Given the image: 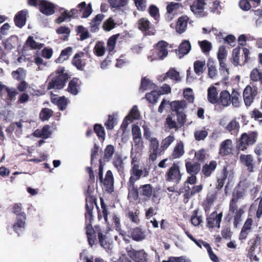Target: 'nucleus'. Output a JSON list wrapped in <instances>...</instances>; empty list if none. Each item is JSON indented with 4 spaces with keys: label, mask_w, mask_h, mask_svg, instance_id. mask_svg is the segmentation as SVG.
Returning a JSON list of instances; mask_svg holds the SVG:
<instances>
[{
    "label": "nucleus",
    "mask_w": 262,
    "mask_h": 262,
    "mask_svg": "<svg viewBox=\"0 0 262 262\" xmlns=\"http://www.w3.org/2000/svg\"><path fill=\"white\" fill-rule=\"evenodd\" d=\"M167 176V180H180L181 175L180 174L179 166L176 163H173L168 171Z\"/></svg>",
    "instance_id": "nucleus-25"
},
{
    "label": "nucleus",
    "mask_w": 262,
    "mask_h": 262,
    "mask_svg": "<svg viewBox=\"0 0 262 262\" xmlns=\"http://www.w3.org/2000/svg\"><path fill=\"white\" fill-rule=\"evenodd\" d=\"M174 137L173 135H169L164 139L161 143V151L163 152L173 142Z\"/></svg>",
    "instance_id": "nucleus-55"
},
{
    "label": "nucleus",
    "mask_w": 262,
    "mask_h": 262,
    "mask_svg": "<svg viewBox=\"0 0 262 262\" xmlns=\"http://www.w3.org/2000/svg\"><path fill=\"white\" fill-rule=\"evenodd\" d=\"M149 168L145 167L143 170L139 169V164H134L130 170L131 176L129 180H133L135 177L136 180L140 179L141 176L146 177L149 174Z\"/></svg>",
    "instance_id": "nucleus-16"
},
{
    "label": "nucleus",
    "mask_w": 262,
    "mask_h": 262,
    "mask_svg": "<svg viewBox=\"0 0 262 262\" xmlns=\"http://www.w3.org/2000/svg\"><path fill=\"white\" fill-rule=\"evenodd\" d=\"M247 188L248 186L245 184V181H239L233 192L232 199L230 201L231 204L235 206V203H237L238 200L245 195Z\"/></svg>",
    "instance_id": "nucleus-9"
},
{
    "label": "nucleus",
    "mask_w": 262,
    "mask_h": 262,
    "mask_svg": "<svg viewBox=\"0 0 262 262\" xmlns=\"http://www.w3.org/2000/svg\"><path fill=\"white\" fill-rule=\"evenodd\" d=\"M116 119L113 115H109L107 120L105 122L104 125L107 130H112L116 124Z\"/></svg>",
    "instance_id": "nucleus-64"
},
{
    "label": "nucleus",
    "mask_w": 262,
    "mask_h": 262,
    "mask_svg": "<svg viewBox=\"0 0 262 262\" xmlns=\"http://www.w3.org/2000/svg\"><path fill=\"white\" fill-rule=\"evenodd\" d=\"M85 54V53L80 51L76 53L72 59V64L79 71H83L86 65L85 61L81 58Z\"/></svg>",
    "instance_id": "nucleus-17"
},
{
    "label": "nucleus",
    "mask_w": 262,
    "mask_h": 262,
    "mask_svg": "<svg viewBox=\"0 0 262 262\" xmlns=\"http://www.w3.org/2000/svg\"><path fill=\"white\" fill-rule=\"evenodd\" d=\"M138 28L144 35H155L156 30L155 26L145 17L139 19L137 22Z\"/></svg>",
    "instance_id": "nucleus-7"
},
{
    "label": "nucleus",
    "mask_w": 262,
    "mask_h": 262,
    "mask_svg": "<svg viewBox=\"0 0 262 262\" xmlns=\"http://www.w3.org/2000/svg\"><path fill=\"white\" fill-rule=\"evenodd\" d=\"M199 44L202 52L205 54L208 53L211 49V43L206 40L199 41Z\"/></svg>",
    "instance_id": "nucleus-62"
},
{
    "label": "nucleus",
    "mask_w": 262,
    "mask_h": 262,
    "mask_svg": "<svg viewBox=\"0 0 262 262\" xmlns=\"http://www.w3.org/2000/svg\"><path fill=\"white\" fill-rule=\"evenodd\" d=\"M139 214V211L138 210L135 212L129 211L127 214V216L132 222L136 224H138L140 222Z\"/></svg>",
    "instance_id": "nucleus-61"
},
{
    "label": "nucleus",
    "mask_w": 262,
    "mask_h": 262,
    "mask_svg": "<svg viewBox=\"0 0 262 262\" xmlns=\"http://www.w3.org/2000/svg\"><path fill=\"white\" fill-rule=\"evenodd\" d=\"M104 18L103 14H98L94 17L90 23V31L94 33L97 32L99 29V26Z\"/></svg>",
    "instance_id": "nucleus-29"
},
{
    "label": "nucleus",
    "mask_w": 262,
    "mask_h": 262,
    "mask_svg": "<svg viewBox=\"0 0 262 262\" xmlns=\"http://www.w3.org/2000/svg\"><path fill=\"white\" fill-rule=\"evenodd\" d=\"M171 110L173 112L178 113V112H184V110L187 107V103L185 100H174L170 103Z\"/></svg>",
    "instance_id": "nucleus-28"
},
{
    "label": "nucleus",
    "mask_w": 262,
    "mask_h": 262,
    "mask_svg": "<svg viewBox=\"0 0 262 262\" xmlns=\"http://www.w3.org/2000/svg\"><path fill=\"white\" fill-rule=\"evenodd\" d=\"M217 166V162L215 161H211L209 164H205L202 169V173L206 177H209L212 172L215 169Z\"/></svg>",
    "instance_id": "nucleus-36"
},
{
    "label": "nucleus",
    "mask_w": 262,
    "mask_h": 262,
    "mask_svg": "<svg viewBox=\"0 0 262 262\" xmlns=\"http://www.w3.org/2000/svg\"><path fill=\"white\" fill-rule=\"evenodd\" d=\"M27 10H23L18 12L14 18L15 25L18 28H21L26 23Z\"/></svg>",
    "instance_id": "nucleus-23"
},
{
    "label": "nucleus",
    "mask_w": 262,
    "mask_h": 262,
    "mask_svg": "<svg viewBox=\"0 0 262 262\" xmlns=\"http://www.w3.org/2000/svg\"><path fill=\"white\" fill-rule=\"evenodd\" d=\"M257 94V88H252L250 85H247L245 88L243 92V98L246 106L251 105Z\"/></svg>",
    "instance_id": "nucleus-12"
},
{
    "label": "nucleus",
    "mask_w": 262,
    "mask_h": 262,
    "mask_svg": "<svg viewBox=\"0 0 262 262\" xmlns=\"http://www.w3.org/2000/svg\"><path fill=\"white\" fill-rule=\"evenodd\" d=\"M167 43L165 41H160L157 44L158 55L161 59H163L168 54L167 49Z\"/></svg>",
    "instance_id": "nucleus-35"
},
{
    "label": "nucleus",
    "mask_w": 262,
    "mask_h": 262,
    "mask_svg": "<svg viewBox=\"0 0 262 262\" xmlns=\"http://www.w3.org/2000/svg\"><path fill=\"white\" fill-rule=\"evenodd\" d=\"M113 164L118 171L123 170V162L121 157L119 155H116L113 160Z\"/></svg>",
    "instance_id": "nucleus-54"
},
{
    "label": "nucleus",
    "mask_w": 262,
    "mask_h": 262,
    "mask_svg": "<svg viewBox=\"0 0 262 262\" xmlns=\"http://www.w3.org/2000/svg\"><path fill=\"white\" fill-rule=\"evenodd\" d=\"M234 172L233 168L229 165H226L224 166L222 172V176L221 179H218L217 180H232L234 178Z\"/></svg>",
    "instance_id": "nucleus-32"
},
{
    "label": "nucleus",
    "mask_w": 262,
    "mask_h": 262,
    "mask_svg": "<svg viewBox=\"0 0 262 262\" xmlns=\"http://www.w3.org/2000/svg\"><path fill=\"white\" fill-rule=\"evenodd\" d=\"M43 45V43L36 42L32 36L28 37L25 43V46L29 47L31 50H40Z\"/></svg>",
    "instance_id": "nucleus-37"
},
{
    "label": "nucleus",
    "mask_w": 262,
    "mask_h": 262,
    "mask_svg": "<svg viewBox=\"0 0 262 262\" xmlns=\"http://www.w3.org/2000/svg\"><path fill=\"white\" fill-rule=\"evenodd\" d=\"M185 166L187 172L191 176L188 177L187 180H195V174L200 170V164L198 163L187 162Z\"/></svg>",
    "instance_id": "nucleus-18"
},
{
    "label": "nucleus",
    "mask_w": 262,
    "mask_h": 262,
    "mask_svg": "<svg viewBox=\"0 0 262 262\" xmlns=\"http://www.w3.org/2000/svg\"><path fill=\"white\" fill-rule=\"evenodd\" d=\"M239 47H237L234 49L232 51V62L235 66H237L238 65L243 66L246 63L248 62L250 59V58L249 57L250 52L249 49L247 48H243V53L244 55L241 56L239 55Z\"/></svg>",
    "instance_id": "nucleus-4"
},
{
    "label": "nucleus",
    "mask_w": 262,
    "mask_h": 262,
    "mask_svg": "<svg viewBox=\"0 0 262 262\" xmlns=\"http://www.w3.org/2000/svg\"><path fill=\"white\" fill-rule=\"evenodd\" d=\"M217 195L216 192H213L212 191L208 192L203 204L205 211L210 210L214 202L216 200Z\"/></svg>",
    "instance_id": "nucleus-27"
},
{
    "label": "nucleus",
    "mask_w": 262,
    "mask_h": 262,
    "mask_svg": "<svg viewBox=\"0 0 262 262\" xmlns=\"http://www.w3.org/2000/svg\"><path fill=\"white\" fill-rule=\"evenodd\" d=\"M174 117V114L171 113L168 115L166 118L165 125H166L169 129H175V130H177L179 129L180 127L173 119Z\"/></svg>",
    "instance_id": "nucleus-40"
},
{
    "label": "nucleus",
    "mask_w": 262,
    "mask_h": 262,
    "mask_svg": "<svg viewBox=\"0 0 262 262\" xmlns=\"http://www.w3.org/2000/svg\"><path fill=\"white\" fill-rule=\"evenodd\" d=\"M223 217V213L220 212L217 214L216 211L212 212L208 217L207 218V227L209 228H213L216 227L219 228Z\"/></svg>",
    "instance_id": "nucleus-15"
},
{
    "label": "nucleus",
    "mask_w": 262,
    "mask_h": 262,
    "mask_svg": "<svg viewBox=\"0 0 262 262\" xmlns=\"http://www.w3.org/2000/svg\"><path fill=\"white\" fill-rule=\"evenodd\" d=\"M217 89L214 86L209 87L208 89L207 98L209 102L212 104L217 103L218 102Z\"/></svg>",
    "instance_id": "nucleus-38"
},
{
    "label": "nucleus",
    "mask_w": 262,
    "mask_h": 262,
    "mask_svg": "<svg viewBox=\"0 0 262 262\" xmlns=\"http://www.w3.org/2000/svg\"><path fill=\"white\" fill-rule=\"evenodd\" d=\"M257 133L252 132L249 134L243 133L237 142L236 148L242 151L247 149V146L253 144L257 140Z\"/></svg>",
    "instance_id": "nucleus-3"
},
{
    "label": "nucleus",
    "mask_w": 262,
    "mask_h": 262,
    "mask_svg": "<svg viewBox=\"0 0 262 262\" xmlns=\"http://www.w3.org/2000/svg\"><path fill=\"white\" fill-rule=\"evenodd\" d=\"M115 152V148L112 145H108L106 146L104 151V156L102 159L103 163L107 162L111 160Z\"/></svg>",
    "instance_id": "nucleus-42"
},
{
    "label": "nucleus",
    "mask_w": 262,
    "mask_h": 262,
    "mask_svg": "<svg viewBox=\"0 0 262 262\" xmlns=\"http://www.w3.org/2000/svg\"><path fill=\"white\" fill-rule=\"evenodd\" d=\"M168 77L177 81L181 80L179 73L173 68H171L166 73V75L164 77L163 80H165Z\"/></svg>",
    "instance_id": "nucleus-50"
},
{
    "label": "nucleus",
    "mask_w": 262,
    "mask_h": 262,
    "mask_svg": "<svg viewBox=\"0 0 262 262\" xmlns=\"http://www.w3.org/2000/svg\"><path fill=\"white\" fill-rule=\"evenodd\" d=\"M184 154V144L182 142L178 143L174 147L171 155L172 159H177L182 157Z\"/></svg>",
    "instance_id": "nucleus-41"
},
{
    "label": "nucleus",
    "mask_w": 262,
    "mask_h": 262,
    "mask_svg": "<svg viewBox=\"0 0 262 262\" xmlns=\"http://www.w3.org/2000/svg\"><path fill=\"white\" fill-rule=\"evenodd\" d=\"M77 35H80V39L83 41L90 37L88 30L82 25H79L75 29Z\"/></svg>",
    "instance_id": "nucleus-45"
},
{
    "label": "nucleus",
    "mask_w": 262,
    "mask_h": 262,
    "mask_svg": "<svg viewBox=\"0 0 262 262\" xmlns=\"http://www.w3.org/2000/svg\"><path fill=\"white\" fill-rule=\"evenodd\" d=\"M181 4L171 2L166 6L167 12L169 14L175 13L180 7H182Z\"/></svg>",
    "instance_id": "nucleus-57"
},
{
    "label": "nucleus",
    "mask_w": 262,
    "mask_h": 262,
    "mask_svg": "<svg viewBox=\"0 0 262 262\" xmlns=\"http://www.w3.org/2000/svg\"><path fill=\"white\" fill-rule=\"evenodd\" d=\"M206 4L205 0H194L190 6V10L199 17L206 16L207 13L204 12V6Z\"/></svg>",
    "instance_id": "nucleus-13"
},
{
    "label": "nucleus",
    "mask_w": 262,
    "mask_h": 262,
    "mask_svg": "<svg viewBox=\"0 0 262 262\" xmlns=\"http://www.w3.org/2000/svg\"><path fill=\"white\" fill-rule=\"evenodd\" d=\"M85 229H86V234L88 238V241L89 245L91 247H92L93 245H94L96 241V235L97 230H99V227L98 226H95V230L92 227V221L93 220V216L92 219H86L85 218Z\"/></svg>",
    "instance_id": "nucleus-8"
},
{
    "label": "nucleus",
    "mask_w": 262,
    "mask_h": 262,
    "mask_svg": "<svg viewBox=\"0 0 262 262\" xmlns=\"http://www.w3.org/2000/svg\"><path fill=\"white\" fill-rule=\"evenodd\" d=\"M260 242L261 237L258 234H254V236L248 242L247 252L252 255V253H254L256 247L260 244Z\"/></svg>",
    "instance_id": "nucleus-24"
},
{
    "label": "nucleus",
    "mask_w": 262,
    "mask_h": 262,
    "mask_svg": "<svg viewBox=\"0 0 262 262\" xmlns=\"http://www.w3.org/2000/svg\"><path fill=\"white\" fill-rule=\"evenodd\" d=\"M141 194L149 198L152 195V189L150 184L143 185L140 187Z\"/></svg>",
    "instance_id": "nucleus-60"
},
{
    "label": "nucleus",
    "mask_w": 262,
    "mask_h": 262,
    "mask_svg": "<svg viewBox=\"0 0 262 262\" xmlns=\"http://www.w3.org/2000/svg\"><path fill=\"white\" fill-rule=\"evenodd\" d=\"M193 68L194 73L200 76L206 70L205 60H197L195 61L193 63Z\"/></svg>",
    "instance_id": "nucleus-43"
},
{
    "label": "nucleus",
    "mask_w": 262,
    "mask_h": 262,
    "mask_svg": "<svg viewBox=\"0 0 262 262\" xmlns=\"http://www.w3.org/2000/svg\"><path fill=\"white\" fill-rule=\"evenodd\" d=\"M240 126L239 123L236 121V119L232 120L226 126V129L229 132L232 134L233 133L238 132Z\"/></svg>",
    "instance_id": "nucleus-49"
},
{
    "label": "nucleus",
    "mask_w": 262,
    "mask_h": 262,
    "mask_svg": "<svg viewBox=\"0 0 262 262\" xmlns=\"http://www.w3.org/2000/svg\"><path fill=\"white\" fill-rule=\"evenodd\" d=\"M128 237L136 242H140L145 239L144 232L140 227L131 228L128 231Z\"/></svg>",
    "instance_id": "nucleus-20"
},
{
    "label": "nucleus",
    "mask_w": 262,
    "mask_h": 262,
    "mask_svg": "<svg viewBox=\"0 0 262 262\" xmlns=\"http://www.w3.org/2000/svg\"><path fill=\"white\" fill-rule=\"evenodd\" d=\"M150 15L154 18V19L157 21L159 20L160 13L158 8L154 5H151L149 7L148 10Z\"/></svg>",
    "instance_id": "nucleus-58"
},
{
    "label": "nucleus",
    "mask_w": 262,
    "mask_h": 262,
    "mask_svg": "<svg viewBox=\"0 0 262 262\" xmlns=\"http://www.w3.org/2000/svg\"><path fill=\"white\" fill-rule=\"evenodd\" d=\"M191 48L190 42L188 40H184L180 45L178 50H176L177 54L181 55L180 57L188 54Z\"/></svg>",
    "instance_id": "nucleus-33"
},
{
    "label": "nucleus",
    "mask_w": 262,
    "mask_h": 262,
    "mask_svg": "<svg viewBox=\"0 0 262 262\" xmlns=\"http://www.w3.org/2000/svg\"><path fill=\"white\" fill-rule=\"evenodd\" d=\"M230 94L227 90L222 91L220 94V97L217 102L224 106H227L230 104Z\"/></svg>",
    "instance_id": "nucleus-34"
},
{
    "label": "nucleus",
    "mask_w": 262,
    "mask_h": 262,
    "mask_svg": "<svg viewBox=\"0 0 262 262\" xmlns=\"http://www.w3.org/2000/svg\"><path fill=\"white\" fill-rule=\"evenodd\" d=\"M156 85L146 77L142 78L141 82L140 89L143 91L155 88Z\"/></svg>",
    "instance_id": "nucleus-47"
},
{
    "label": "nucleus",
    "mask_w": 262,
    "mask_h": 262,
    "mask_svg": "<svg viewBox=\"0 0 262 262\" xmlns=\"http://www.w3.org/2000/svg\"><path fill=\"white\" fill-rule=\"evenodd\" d=\"M240 161L241 163L246 165L248 167V169L250 171H253V159L250 155H243L240 156Z\"/></svg>",
    "instance_id": "nucleus-39"
},
{
    "label": "nucleus",
    "mask_w": 262,
    "mask_h": 262,
    "mask_svg": "<svg viewBox=\"0 0 262 262\" xmlns=\"http://www.w3.org/2000/svg\"><path fill=\"white\" fill-rule=\"evenodd\" d=\"M140 116V112L137 106L134 105L130 111L129 113L126 116V119L129 120V122H132L134 120L139 119Z\"/></svg>",
    "instance_id": "nucleus-48"
},
{
    "label": "nucleus",
    "mask_w": 262,
    "mask_h": 262,
    "mask_svg": "<svg viewBox=\"0 0 262 262\" xmlns=\"http://www.w3.org/2000/svg\"><path fill=\"white\" fill-rule=\"evenodd\" d=\"M71 18H74L71 10L70 11L64 10L63 12H61V15L55 19V22L56 24H60L64 21L67 19Z\"/></svg>",
    "instance_id": "nucleus-51"
},
{
    "label": "nucleus",
    "mask_w": 262,
    "mask_h": 262,
    "mask_svg": "<svg viewBox=\"0 0 262 262\" xmlns=\"http://www.w3.org/2000/svg\"><path fill=\"white\" fill-rule=\"evenodd\" d=\"M53 112L48 108H43L39 113L40 119L42 121L48 120L53 115Z\"/></svg>",
    "instance_id": "nucleus-56"
},
{
    "label": "nucleus",
    "mask_w": 262,
    "mask_h": 262,
    "mask_svg": "<svg viewBox=\"0 0 262 262\" xmlns=\"http://www.w3.org/2000/svg\"><path fill=\"white\" fill-rule=\"evenodd\" d=\"M96 187H97V184H95V181H91V183L88 185L87 190L85 192V217L86 219H92L94 205H96L97 206V198L94 195Z\"/></svg>",
    "instance_id": "nucleus-1"
},
{
    "label": "nucleus",
    "mask_w": 262,
    "mask_h": 262,
    "mask_svg": "<svg viewBox=\"0 0 262 262\" xmlns=\"http://www.w3.org/2000/svg\"><path fill=\"white\" fill-rule=\"evenodd\" d=\"M97 233L98 238V242L100 246L104 249H108L110 247V243L107 242V237L106 235L103 234L100 229L97 230Z\"/></svg>",
    "instance_id": "nucleus-46"
},
{
    "label": "nucleus",
    "mask_w": 262,
    "mask_h": 262,
    "mask_svg": "<svg viewBox=\"0 0 262 262\" xmlns=\"http://www.w3.org/2000/svg\"><path fill=\"white\" fill-rule=\"evenodd\" d=\"M72 51V48L71 47H68L67 48L62 50L61 52L59 57L57 59L58 60H67L69 56L71 55Z\"/></svg>",
    "instance_id": "nucleus-63"
},
{
    "label": "nucleus",
    "mask_w": 262,
    "mask_h": 262,
    "mask_svg": "<svg viewBox=\"0 0 262 262\" xmlns=\"http://www.w3.org/2000/svg\"><path fill=\"white\" fill-rule=\"evenodd\" d=\"M99 164L98 173L96 176V180H114L113 173L110 170L106 171L105 178L103 179V168L105 163H103L102 159H99Z\"/></svg>",
    "instance_id": "nucleus-21"
},
{
    "label": "nucleus",
    "mask_w": 262,
    "mask_h": 262,
    "mask_svg": "<svg viewBox=\"0 0 262 262\" xmlns=\"http://www.w3.org/2000/svg\"><path fill=\"white\" fill-rule=\"evenodd\" d=\"M149 144V159L152 161L156 160L157 156L161 155L163 152L161 151V147H159V143L158 139L155 138H151L150 139Z\"/></svg>",
    "instance_id": "nucleus-11"
},
{
    "label": "nucleus",
    "mask_w": 262,
    "mask_h": 262,
    "mask_svg": "<svg viewBox=\"0 0 262 262\" xmlns=\"http://www.w3.org/2000/svg\"><path fill=\"white\" fill-rule=\"evenodd\" d=\"M120 34H116L111 36L108 39L107 42V49L109 52H112L115 47L116 41Z\"/></svg>",
    "instance_id": "nucleus-53"
},
{
    "label": "nucleus",
    "mask_w": 262,
    "mask_h": 262,
    "mask_svg": "<svg viewBox=\"0 0 262 262\" xmlns=\"http://www.w3.org/2000/svg\"><path fill=\"white\" fill-rule=\"evenodd\" d=\"M81 82L78 78H73L69 83L67 91L73 95H76L79 92Z\"/></svg>",
    "instance_id": "nucleus-22"
},
{
    "label": "nucleus",
    "mask_w": 262,
    "mask_h": 262,
    "mask_svg": "<svg viewBox=\"0 0 262 262\" xmlns=\"http://www.w3.org/2000/svg\"><path fill=\"white\" fill-rule=\"evenodd\" d=\"M56 33L58 34H65L63 36V40H67L70 36L71 32L69 27L66 26H60L56 30Z\"/></svg>",
    "instance_id": "nucleus-59"
},
{
    "label": "nucleus",
    "mask_w": 262,
    "mask_h": 262,
    "mask_svg": "<svg viewBox=\"0 0 262 262\" xmlns=\"http://www.w3.org/2000/svg\"><path fill=\"white\" fill-rule=\"evenodd\" d=\"M189 17L186 15L180 17L176 26V31L179 34L184 33L186 30Z\"/></svg>",
    "instance_id": "nucleus-26"
},
{
    "label": "nucleus",
    "mask_w": 262,
    "mask_h": 262,
    "mask_svg": "<svg viewBox=\"0 0 262 262\" xmlns=\"http://www.w3.org/2000/svg\"><path fill=\"white\" fill-rule=\"evenodd\" d=\"M92 5H86L85 2L79 4L76 8L71 9L74 18L78 17L82 13L81 18H88L92 13Z\"/></svg>",
    "instance_id": "nucleus-6"
},
{
    "label": "nucleus",
    "mask_w": 262,
    "mask_h": 262,
    "mask_svg": "<svg viewBox=\"0 0 262 262\" xmlns=\"http://www.w3.org/2000/svg\"><path fill=\"white\" fill-rule=\"evenodd\" d=\"M229 212L233 215L234 226L237 227L242 221V216L245 212L244 207H241L238 208L237 203H235L234 206L231 204V202H229Z\"/></svg>",
    "instance_id": "nucleus-10"
},
{
    "label": "nucleus",
    "mask_w": 262,
    "mask_h": 262,
    "mask_svg": "<svg viewBox=\"0 0 262 262\" xmlns=\"http://www.w3.org/2000/svg\"><path fill=\"white\" fill-rule=\"evenodd\" d=\"M232 151L231 140L226 139L221 143L219 153L221 157H225L231 154Z\"/></svg>",
    "instance_id": "nucleus-19"
},
{
    "label": "nucleus",
    "mask_w": 262,
    "mask_h": 262,
    "mask_svg": "<svg viewBox=\"0 0 262 262\" xmlns=\"http://www.w3.org/2000/svg\"><path fill=\"white\" fill-rule=\"evenodd\" d=\"M51 78L47 84V90H61L62 89L70 78L69 75H53L50 76Z\"/></svg>",
    "instance_id": "nucleus-2"
},
{
    "label": "nucleus",
    "mask_w": 262,
    "mask_h": 262,
    "mask_svg": "<svg viewBox=\"0 0 262 262\" xmlns=\"http://www.w3.org/2000/svg\"><path fill=\"white\" fill-rule=\"evenodd\" d=\"M93 129L99 140L103 142L105 139V132L102 125L101 124L96 123L94 124Z\"/></svg>",
    "instance_id": "nucleus-44"
},
{
    "label": "nucleus",
    "mask_w": 262,
    "mask_h": 262,
    "mask_svg": "<svg viewBox=\"0 0 262 262\" xmlns=\"http://www.w3.org/2000/svg\"><path fill=\"white\" fill-rule=\"evenodd\" d=\"M26 219V214L21 212L16 216V222L13 226L14 231L19 234V231L21 228H24L25 225V221Z\"/></svg>",
    "instance_id": "nucleus-30"
},
{
    "label": "nucleus",
    "mask_w": 262,
    "mask_h": 262,
    "mask_svg": "<svg viewBox=\"0 0 262 262\" xmlns=\"http://www.w3.org/2000/svg\"><path fill=\"white\" fill-rule=\"evenodd\" d=\"M105 48L104 42L98 41L96 42L94 48V53L97 56H102L105 53Z\"/></svg>",
    "instance_id": "nucleus-52"
},
{
    "label": "nucleus",
    "mask_w": 262,
    "mask_h": 262,
    "mask_svg": "<svg viewBox=\"0 0 262 262\" xmlns=\"http://www.w3.org/2000/svg\"><path fill=\"white\" fill-rule=\"evenodd\" d=\"M56 6L54 4L47 0H40L39 10L43 14L49 16L55 13Z\"/></svg>",
    "instance_id": "nucleus-14"
},
{
    "label": "nucleus",
    "mask_w": 262,
    "mask_h": 262,
    "mask_svg": "<svg viewBox=\"0 0 262 262\" xmlns=\"http://www.w3.org/2000/svg\"><path fill=\"white\" fill-rule=\"evenodd\" d=\"M125 251L129 258L135 262L147 261V254L143 249L136 250L133 248L132 245H129L125 247Z\"/></svg>",
    "instance_id": "nucleus-5"
},
{
    "label": "nucleus",
    "mask_w": 262,
    "mask_h": 262,
    "mask_svg": "<svg viewBox=\"0 0 262 262\" xmlns=\"http://www.w3.org/2000/svg\"><path fill=\"white\" fill-rule=\"evenodd\" d=\"M132 187L128 188L127 199L130 203L135 204L139 200V192L137 187H134L135 181H129Z\"/></svg>",
    "instance_id": "nucleus-31"
}]
</instances>
